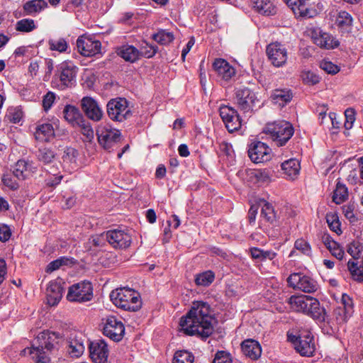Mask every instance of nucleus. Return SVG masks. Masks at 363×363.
Instances as JSON below:
<instances>
[{"instance_id":"obj_58","label":"nucleus","mask_w":363,"mask_h":363,"mask_svg":"<svg viewBox=\"0 0 363 363\" xmlns=\"http://www.w3.org/2000/svg\"><path fill=\"white\" fill-rule=\"evenodd\" d=\"M77 152L72 147H67L64 151L62 159L64 162H75Z\"/></svg>"},{"instance_id":"obj_50","label":"nucleus","mask_w":363,"mask_h":363,"mask_svg":"<svg viewBox=\"0 0 363 363\" xmlns=\"http://www.w3.org/2000/svg\"><path fill=\"white\" fill-rule=\"evenodd\" d=\"M17 178L14 176L13 172L4 174L2 177V182L3 184L12 190H16L19 187L18 183L17 182Z\"/></svg>"},{"instance_id":"obj_16","label":"nucleus","mask_w":363,"mask_h":363,"mask_svg":"<svg viewBox=\"0 0 363 363\" xmlns=\"http://www.w3.org/2000/svg\"><path fill=\"white\" fill-rule=\"evenodd\" d=\"M219 113L228 132L233 133L240 128L241 120L234 108L228 105H220Z\"/></svg>"},{"instance_id":"obj_2","label":"nucleus","mask_w":363,"mask_h":363,"mask_svg":"<svg viewBox=\"0 0 363 363\" xmlns=\"http://www.w3.org/2000/svg\"><path fill=\"white\" fill-rule=\"evenodd\" d=\"M287 303L292 310L303 313L318 322L325 320V309L320 307L319 301L313 296L293 295L288 298Z\"/></svg>"},{"instance_id":"obj_37","label":"nucleus","mask_w":363,"mask_h":363,"mask_svg":"<svg viewBox=\"0 0 363 363\" xmlns=\"http://www.w3.org/2000/svg\"><path fill=\"white\" fill-rule=\"evenodd\" d=\"M261 220H265L269 223H273L276 220V213L272 204L264 201L262 202L260 213Z\"/></svg>"},{"instance_id":"obj_23","label":"nucleus","mask_w":363,"mask_h":363,"mask_svg":"<svg viewBox=\"0 0 363 363\" xmlns=\"http://www.w3.org/2000/svg\"><path fill=\"white\" fill-rule=\"evenodd\" d=\"M311 0H285L288 6L292 10L294 15L298 18L306 19L316 15L315 10L309 9L307 6Z\"/></svg>"},{"instance_id":"obj_45","label":"nucleus","mask_w":363,"mask_h":363,"mask_svg":"<svg viewBox=\"0 0 363 363\" xmlns=\"http://www.w3.org/2000/svg\"><path fill=\"white\" fill-rule=\"evenodd\" d=\"M352 314L347 313V310L339 306L336 307L333 311V316L338 325L346 323Z\"/></svg>"},{"instance_id":"obj_19","label":"nucleus","mask_w":363,"mask_h":363,"mask_svg":"<svg viewBox=\"0 0 363 363\" xmlns=\"http://www.w3.org/2000/svg\"><path fill=\"white\" fill-rule=\"evenodd\" d=\"M271 149L264 143L257 141L251 144L248 155L255 163L264 162L270 160Z\"/></svg>"},{"instance_id":"obj_10","label":"nucleus","mask_w":363,"mask_h":363,"mask_svg":"<svg viewBox=\"0 0 363 363\" xmlns=\"http://www.w3.org/2000/svg\"><path fill=\"white\" fill-rule=\"evenodd\" d=\"M93 297V286L90 281H82L69 286L67 298L72 302H86Z\"/></svg>"},{"instance_id":"obj_53","label":"nucleus","mask_w":363,"mask_h":363,"mask_svg":"<svg viewBox=\"0 0 363 363\" xmlns=\"http://www.w3.org/2000/svg\"><path fill=\"white\" fill-rule=\"evenodd\" d=\"M213 363H233L232 357L225 351H218L215 354Z\"/></svg>"},{"instance_id":"obj_6","label":"nucleus","mask_w":363,"mask_h":363,"mask_svg":"<svg viewBox=\"0 0 363 363\" xmlns=\"http://www.w3.org/2000/svg\"><path fill=\"white\" fill-rule=\"evenodd\" d=\"M77 67L71 62H64L58 65L52 84L60 90L71 87L76 81Z\"/></svg>"},{"instance_id":"obj_25","label":"nucleus","mask_w":363,"mask_h":363,"mask_svg":"<svg viewBox=\"0 0 363 363\" xmlns=\"http://www.w3.org/2000/svg\"><path fill=\"white\" fill-rule=\"evenodd\" d=\"M34 136L40 142H50L55 136L53 125L50 123H38L36 125Z\"/></svg>"},{"instance_id":"obj_31","label":"nucleus","mask_w":363,"mask_h":363,"mask_svg":"<svg viewBox=\"0 0 363 363\" xmlns=\"http://www.w3.org/2000/svg\"><path fill=\"white\" fill-rule=\"evenodd\" d=\"M118 55L127 62H134L140 58L139 50L133 45H125L118 50Z\"/></svg>"},{"instance_id":"obj_1","label":"nucleus","mask_w":363,"mask_h":363,"mask_svg":"<svg viewBox=\"0 0 363 363\" xmlns=\"http://www.w3.org/2000/svg\"><path fill=\"white\" fill-rule=\"evenodd\" d=\"M213 320L211 306L207 302L196 301L186 315L181 318L179 326L181 331L187 335L206 338L213 331Z\"/></svg>"},{"instance_id":"obj_30","label":"nucleus","mask_w":363,"mask_h":363,"mask_svg":"<svg viewBox=\"0 0 363 363\" xmlns=\"http://www.w3.org/2000/svg\"><path fill=\"white\" fill-rule=\"evenodd\" d=\"M300 169V162L295 158H291L281 164V169L284 174L290 179H295L297 177Z\"/></svg>"},{"instance_id":"obj_12","label":"nucleus","mask_w":363,"mask_h":363,"mask_svg":"<svg viewBox=\"0 0 363 363\" xmlns=\"http://www.w3.org/2000/svg\"><path fill=\"white\" fill-rule=\"evenodd\" d=\"M287 281L290 286L304 293H313L319 288L318 284L313 279L301 273L291 274L288 277Z\"/></svg>"},{"instance_id":"obj_40","label":"nucleus","mask_w":363,"mask_h":363,"mask_svg":"<svg viewBox=\"0 0 363 363\" xmlns=\"http://www.w3.org/2000/svg\"><path fill=\"white\" fill-rule=\"evenodd\" d=\"M214 279L215 274L212 271L208 270L196 274L195 283L199 286H208L214 281Z\"/></svg>"},{"instance_id":"obj_36","label":"nucleus","mask_w":363,"mask_h":363,"mask_svg":"<svg viewBox=\"0 0 363 363\" xmlns=\"http://www.w3.org/2000/svg\"><path fill=\"white\" fill-rule=\"evenodd\" d=\"M48 6L45 0H31L23 5V9L28 14H35L40 12Z\"/></svg>"},{"instance_id":"obj_46","label":"nucleus","mask_w":363,"mask_h":363,"mask_svg":"<svg viewBox=\"0 0 363 363\" xmlns=\"http://www.w3.org/2000/svg\"><path fill=\"white\" fill-rule=\"evenodd\" d=\"M106 241H107L106 232L101 235L91 236L89 239L87 244L89 245L90 250L92 247L102 248L106 245Z\"/></svg>"},{"instance_id":"obj_60","label":"nucleus","mask_w":363,"mask_h":363,"mask_svg":"<svg viewBox=\"0 0 363 363\" xmlns=\"http://www.w3.org/2000/svg\"><path fill=\"white\" fill-rule=\"evenodd\" d=\"M55 99V95L53 92H48L43 99V106L45 111H48L53 104Z\"/></svg>"},{"instance_id":"obj_22","label":"nucleus","mask_w":363,"mask_h":363,"mask_svg":"<svg viewBox=\"0 0 363 363\" xmlns=\"http://www.w3.org/2000/svg\"><path fill=\"white\" fill-rule=\"evenodd\" d=\"M90 357L94 363H106L108 350L103 340L91 342L89 345Z\"/></svg>"},{"instance_id":"obj_63","label":"nucleus","mask_w":363,"mask_h":363,"mask_svg":"<svg viewBox=\"0 0 363 363\" xmlns=\"http://www.w3.org/2000/svg\"><path fill=\"white\" fill-rule=\"evenodd\" d=\"M62 179V175H56L55 172H53L52 176L46 179V184L50 186H55L59 184Z\"/></svg>"},{"instance_id":"obj_57","label":"nucleus","mask_w":363,"mask_h":363,"mask_svg":"<svg viewBox=\"0 0 363 363\" xmlns=\"http://www.w3.org/2000/svg\"><path fill=\"white\" fill-rule=\"evenodd\" d=\"M345 127L346 129H351L355 121V111L352 108H348L345 111Z\"/></svg>"},{"instance_id":"obj_52","label":"nucleus","mask_w":363,"mask_h":363,"mask_svg":"<svg viewBox=\"0 0 363 363\" xmlns=\"http://www.w3.org/2000/svg\"><path fill=\"white\" fill-rule=\"evenodd\" d=\"M319 119L321 124H323L324 121L327 120L332 123L333 128H339L340 123L336 120V114L335 113H330L328 117H327L325 111H322L319 113Z\"/></svg>"},{"instance_id":"obj_7","label":"nucleus","mask_w":363,"mask_h":363,"mask_svg":"<svg viewBox=\"0 0 363 363\" xmlns=\"http://www.w3.org/2000/svg\"><path fill=\"white\" fill-rule=\"evenodd\" d=\"M96 135L99 145L109 152L114 149L121 138L120 130L108 124L99 125L96 128Z\"/></svg>"},{"instance_id":"obj_55","label":"nucleus","mask_w":363,"mask_h":363,"mask_svg":"<svg viewBox=\"0 0 363 363\" xmlns=\"http://www.w3.org/2000/svg\"><path fill=\"white\" fill-rule=\"evenodd\" d=\"M320 67L328 74H337L340 69L337 65L333 64L332 62L323 60L320 63Z\"/></svg>"},{"instance_id":"obj_64","label":"nucleus","mask_w":363,"mask_h":363,"mask_svg":"<svg viewBox=\"0 0 363 363\" xmlns=\"http://www.w3.org/2000/svg\"><path fill=\"white\" fill-rule=\"evenodd\" d=\"M259 206L257 205L251 206L248 212V220L250 224H254L256 220V216L257 214Z\"/></svg>"},{"instance_id":"obj_47","label":"nucleus","mask_w":363,"mask_h":363,"mask_svg":"<svg viewBox=\"0 0 363 363\" xmlns=\"http://www.w3.org/2000/svg\"><path fill=\"white\" fill-rule=\"evenodd\" d=\"M363 250V245L359 241H352L347 246V252L354 259L359 258Z\"/></svg>"},{"instance_id":"obj_54","label":"nucleus","mask_w":363,"mask_h":363,"mask_svg":"<svg viewBox=\"0 0 363 363\" xmlns=\"http://www.w3.org/2000/svg\"><path fill=\"white\" fill-rule=\"evenodd\" d=\"M294 247L299 250L303 255H310L311 254V248L308 242L303 239H298L295 242Z\"/></svg>"},{"instance_id":"obj_4","label":"nucleus","mask_w":363,"mask_h":363,"mask_svg":"<svg viewBox=\"0 0 363 363\" xmlns=\"http://www.w3.org/2000/svg\"><path fill=\"white\" fill-rule=\"evenodd\" d=\"M110 298L118 308L125 311H137L142 306L140 294L130 288H119L111 291Z\"/></svg>"},{"instance_id":"obj_18","label":"nucleus","mask_w":363,"mask_h":363,"mask_svg":"<svg viewBox=\"0 0 363 363\" xmlns=\"http://www.w3.org/2000/svg\"><path fill=\"white\" fill-rule=\"evenodd\" d=\"M81 106L89 119L95 122L100 121L102 119L104 111L99 104L92 97H83L81 100Z\"/></svg>"},{"instance_id":"obj_21","label":"nucleus","mask_w":363,"mask_h":363,"mask_svg":"<svg viewBox=\"0 0 363 363\" xmlns=\"http://www.w3.org/2000/svg\"><path fill=\"white\" fill-rule=\"evenodd\" d=\"M67 344V352L73 357H80L84 352L85 347L82 339V335L76 332L67 335L65 342Z\"/></svg>"},{"instance_id":"obj_51","label":"nucleus","mask_w":363,"mask_h":363,"mask_svg":"<svg viewBox=\"0 0 363 363\" xmlns=\"http://www.w3.org/2000/svg\"><path fill=\"white\" fill-rule=\"evenodd\" d=\"M49 45L51 50H57L60 52L66 51L67 43L64 38L50 39Z\"/></svg>"},{"instance_id":"obj_14","label":"nucleus","mask_w":363,"mask_h":363,"mask_svg":"<svg viewBox=\"0 0 363 363\" xmlns=\"http://www.w3.org/2000/svg\"><path fill=\"white\" fill-rule=\"evenodd\" d=\"M313 43L320 48L332 50L340 45L339 41L331 34L325 32L320 28L314 27L310 30Z\"/></svg>"},{"instance_id":"obj_20","label":"nucleus","mask_w":363,"mask_h":363,"mask_svg":"<svg viewBox=\"0 0 363 363\" xmlns=\"http://www.w3.org/2000/svg\"><path fill=\"white\" fill-rule=\"evenodd\" d=\"M77 47L82 55L91 57L101 53V43L99 40L82 36L77 40Z\"/></svg>"},{"instance_id":"obj_27","label":"nucleus","mask_w":363,"mask_h":363,"mask_svg":"<svg viewBox=\"0 0 363 363\" xmlns=\"http://www.w3.org/2000/svg\"><path fill=\"white\" fill-rule=\"evenodd\" d=\"M213 67L218 77L225 81L229 80L235 74V69L223 59H216Z\"/></svg>"},{"instance_id":"obj_33","label":"nucleus","mask_w":363,"mask_h":363,"mask_svg":"<svg viewBox=\"0 0 363 363\" xmlns=\"http://www.w3.org/2000/svg\"><path fill=\"white\" fill-rule=\"evenodd\" d=\"M323 242L330 252L333 256L338 259H342L344 257L345 252L341 248L340 245L335 242L329 235H324L323 236Z\"/></svg>"},{"instance_id":"obj_13","label":"nucleus","mask_w":363,"mask_h":363,"mask_svg":"<svg viewBox=\"0 0 363 363\" xmlns=\"http://www.w3.org/2000/svg\"><path fill=\"white\" fill-rule=\"evenodd\" d=\"M103 333L113 341H120L125 333L123 323L113 315H108L102 319Z\"/></svg>"},{"instance_id":"obj_11","label":"nucleus","mask_w":363,"mask_h":363,"mask_svg":"<svg viewBox=\"0 0 363 363\" xmlns=\"http://www.w3.org/2000/svg\"><path fill=\"white\" fill-rule=\"evenodd\" d=\"M107 242L119 250L128 248L132 243V235L130 230L114 229L106 231Z\"/></svg>"},{"instance_id":"obj_43","label":"nucleus","mask_w":363,"mask_h":363,"mask_svg":"<svg viewBox=\"0 0 363 363\" xmlns=\"http://www.w3.org/2000/svg\"><path fill=\"white\" fill-rule=\"evenodd\" d=\"M330 21L335 23H351L352 18L345 11L334 10L330 13Z\"/></svg>"},{"instance_id":"obj_34","label":"nucleus","mask_w":363,"mask_h":363,"mask_svg":"<svg viewBox=\"0 0 363 363\" xmlns=\"http://www.w3.org/2000/svg\"><path fill=\"white\" fill-rule=\"evenodd\" d=\"M271 98L274 104L283 107L291 101L292 93L289 89H276Z\"/></svg>"},{"instance_id":"obj_32","label":"nucleus","mask_w":363,"mask_h":363,"mask_svg":"<svg viewBox=\"0 0 363 363\" xmlns=\"http://www.w3.org/2000/svg\"><path fill=\"white\" fill-rule=\"evenodd\" d=\"M254 8L259 13L267 16L277 13V7L270 0H256L254 1Z\"/></svg>"},{"instance_id":"obj_26","label":"nucleus","mask_w":363,"mask_h":363,"mask_svg":"<svg viewBox=\"0 0 363 363\" xmlns=\"http://www.w3.org/2000/svg\"><path fill=\"white\" fill-rule=\"evenodd\" d=\"M62 280H54L49 283L47 288L48 303L50 306L57 305L62 297Z\"/></svg>"},{"instance_id":"obj_29","label":"nucleus","mask_w":363,"mask_h":363,"mask_svg":"<svg viewBox=\"0 0 363 363\" xmlns=\"http://www.w3.org/2000/svg\"><path fill=\"white\" fill-rule=\"evenodd\" d=\"M64 118L72 126H77L82 124L84 120L79 110L74 106L67 105L63 111Z\"/></svg>"},{"instance_id":"obj_17","label":"nucleus","mask_w":363,"mask_h":363,"mask_svg":"<svg viewBox=\"0 0 363 363\" xmlns=\"http://www.w3.org/2000/svg\"><path fill=\"white\" fill-rule=\"evenodd\" d=\"M267 57L274 67H282L287 60V50L279 43H272L266 49Z\"/></svg>"},{"instance_id":"obj_42","label":"nucleus","mask_w":363,"mask_h":363,"mask_svg":"<svg viewBox=\"0 0 363 363\" xmlns=\"http://www.w3.org/2000/svg\"><path fill=\"white\" fill-rule=\"evenodd\" d=\"M347 187L340 183L337 184L336 189L333 193V201L337 204H340L347 199Z\"/></svg>"},{"instance_id":"obj_39","label":"nucleus","mask_w":363,"mask_h":363,"mask_svg":"<svg viewBox=\"0 0 363 363\" xmlns=\"http://www.w3.org/2000/svg\"><path fill=\"white\" fill-rule=\"evenodd\" d=\"M152 39L162 45H167L174 40V35L167 30H160L152 35Z\"/></svg>"},{"instance_id":"obj_56","label":"nucleus","mask_w":363,"mask_h":363,"mask_svg":"<svg viewBox=\"0 0 363 363\" xmlns=\"http://www.w3.org/2000/svg\"><path fill=\"white\" fill-rule=\"evenodd\" d=\"M82 124H79L77 126L82 129V133L86 138V139L91 141L94 138V130L91 125L85 120L83 121Z\"/></svg>"},{"instance_id":"obj_9","label":"nucleus","mask_w":363,"mask_h":363,"mask_svg":"<svg viewBox=\"0 0 363 363\" xmlns=\"http://www.w3.org/2000/svg\"><path fill=\"white\" fill-rule=\"evenodd\" d=\"M288 339L295 346L296 350L302 356H312L315 350L314 338L308 331L301 333L298 336L288 335Z\"/></svg>"},{"instance_id":"obj_3","label":"nucleus","mask_w":363,"mask_h":363,"mask_svg":"<svg viewBox=\"0 0 363 363\" xmlns=\"http://www.w3.org/2000/svg\"><path fill=\"white\" fill-rule=\"evenodd\" d=\"M36 341L38 345L37 346L33 345L31 347L24 349L22 351L23 354L28 353L30 354H40L43 355L45 353L44 350L48 352L58 350L65 342V335H62L59 333L43 331L38 335Z\"/></svg>"},{"instance_id":"obj_44","label":"nucleus","mask_w":363,"mask_h":363,"mask_svg":"<svg viewBox=\"0 0 363 363\" xmlns=\"http://www.w3.org/2000/svg\"><path fill=\"white\" fill-rule=\"evenodd\" d=\"M158 51V47L147 43L143 42L140 48V57L143 56L147 58L152 57Z\"/></svg>"},{"instance_id":"obj_28","label":"nucleus","mask_w":363,"mask_h":363,"mask_svg":"<svg viewBox=\"0 0 363 363\" xmlns=\"http://www.w3.org/2000/svg\"><path fill=\"white\" fill-rule=\"evenodd\" d=\"M241 348L243 354L252 360L257 359L262 354L259 343L252 339H247L242 342Z\"/></svg>"},{"instance_id":"obj_61","label":"nucleus","mask_w":363,"mask_h":363,"mask_svg":"<svg viewBox=\"0 0 363 363\" xmlns=\"http://www.w3.org/2000/svg\"><path fill=\"white\" fill-rule=\"evenodd\" d=\"M219 152L226 156L231 157L233 153V147L230 144L226 142H221L219 144Z\"/></svg>"},{"instance_id":"obj_38","label":"nucleus","mask_w":363,"mask_h":363,"mask_svg":"<svg viewBox=\"0 0 363 363\" xmlns=\"http://www.w3.org/2000/svg\"><path fill=\"white\" fill-rule=\"evenodd\" d=\"M347 269L354 281H363V265H358V262L350 259L347 262Z\"/></svg>"},{"instance_id":"obj_35","label":"nucleus","mask_w":363,"mask_h":363,"mask_svg":"<svg viewBox=\"0 0 363 363\" xmlns=\"http://www.w3.org/2000/svg\"><path fill=\"white\" fill-rule=\"evenodd\" d=\"M35 156L39 162L45 164L51 163L55 160L56 153L50 147H42L36 151Z\"/></svg>"},{"instance_id":"obj_48","label":"nucleus","mask_w":363,"mask_h":363,"mask_svg":"<svg viewBox=\"0 0 363 363\" xmlns=\"http://www.w3.org/2000/svg\"><path fill=\"white\" fill-rule=\"evenodd\" d=\"M326 220L331 230L336 233L337 235H340L342 233L340 223L339 221L338 217L336 215L328 214L326 216Z\"/></svg>"},{"instance_id":"obj_15","label":"nucleus","mask_w":363,"mask_h":363,"mask_svg":"<svg viewBox=\"0 0 363 363\" xmlns=\"http://www.w3.org/2000/svg\"><path fill=\"white\" fill-rule=\"evenodd\" d=\"M234 99L238 108L244 112L252 111L257 101L255 94L247 87L237 88Z\"/></svg>"},{"instance_id":"obj_62","label":"nucleus","mask_w":363,"mask_h":363,"mask_svg":"<svg viewBox=\"0 0 363 363\" xmlns=\"http://www.w3.org/2000/svg\"><path fill=\"white\" fill-rule=\"evenodd\" d=\"M11 230L7 225L0 227V241H7L11 237Z\"/></svg>"},{"instance_id":"obj_59","label":"nucleus","mask_w":363,"mask_h":363,"mask_svg":"<svg viewBox=\"0 0 363 363\" xmlns=\"http://www.w3.org/2000/svg\"><path fill=\"white\" fill-rule=\"evenodd\" d=\"M339 307L347 310V313H353L354 312L352 300L350 296L345 294L342 296L341 305Z\"/></svg>"},{"instance_id":"obj_24","label":"nucleus","mask_w":363,"mask_h":363,"mask_svg":"<svg viewBox=\"0 0 363 363\" xmlns=\"http://www.w3.org/2000/svg\"><path fill=\"white\" fill-rule=\"evenodd\" d=\"M37 171V167L31 161L18 160L13 169L14 176L18 180H24Z\"/></svg>"},{"instance_id":"obj_8","label":"nucleus","mask_w":363,"mask_h":363,"mask_svg":"<svg viewBox=\"0 0 363 363\" xmlns=\"http://www.w3.org/2000/svg\"><path fill=\"white\" fill-rule=\"evenodd\" d=\"M108 117L114 121L123 122L132 115L128 102L124 98L110 100L106 105Z\"/></svg>"},{"instance_id":"obj_5","label":"nucleus","mask_w":363,"mask_h":363,"mask_svg":"<svg viewBox=\"0 0 363 363\" xmlns=\"http://www.w3.org/2000/svg\"><path fill=\"white\" fill-rule=\"evenodd\" d=\"M263 133L272 139L277 146L281 147L293 136L294 128L289 122L280 121L268 123L263 128Z\"/></svg>"},{"instance_id":"obj_41","label":"nucleus","mask_w":363,"mask_h":363,"mask_svg":"<svg viewBox=\"0 0 363 363\" xmlns=\"http://www.w3.org/2000/svg\"><path fill=\"white\" fill-rule=\"evenodd\" d=\"M194 356L187 350H178L174 353L172 363H194Z\"/></svg>"},{"instance_id":"obj_49","label":"nucleus","mask_w":363,"mask_h":363,"mask_svg":"<svg viewBox=\"0 0 363 363\" xmlns=\"http://www.w3.org/2000/svg\"><path fill=\"white\" fill-rule=\"evenodd\" d=\"M301 77L303 83L306 84L313 85L320 82V77L316 74L309 70L303 71Z\"/></svg>"}]
</instances>
